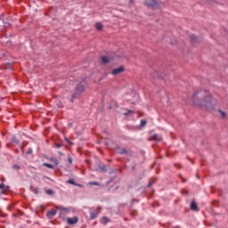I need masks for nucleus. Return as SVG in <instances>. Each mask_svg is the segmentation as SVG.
I'll return each instance as SVG.
<instances>
[{
    "label": "nucleus",
    "instance_id": "1",
    "mask_svg": "<svg viewBox=\"0 0 228 228\" xmlns=\"http://www.w3.org/2000/svg\"><path fill=\"white\" fill-rule=\"evenodd\" d=\"M192 100L195 106L206 108V110H211L216 104V100L213 99L209 92L206 90L196 92L192 96Z\"/></svg>",
    "mask_w": 228,
    "mask_h": 228
},
{
    "label": "nucleus",
    "instance_id": "2",
    "mask_svg": "<svg viewBox=\"0 0 228 228\" xmlns=\"http://www.w3.org/2000/svg\"><path fill=\"white\" fill-rule=\"evenodd\" d=\"M145 5L149 8H159V3L156 0H146Z\"/></svg>",
    "mask_w": 228,
    "mask_h": 228
},
{
    "label": "nucleus",
    "instance_id": "3",
    "mask_svg": "<svg viewBox=\"0 0 228 228\" xmlns=\"http://www.w3.org/2000/svg\"><path fill=\"white\" fill-rule=\"evenodd\" d=\"M124 70H126L124 66H119L118 68L112 69L111 74H112V76H118V74H122V72H124Z\"/></svg>",
    "mask_w": 228,
    "mask_h": 228
},
{
    "label": "nucleus",
    "instance_id": "4",
    "mask_svg": "<svg viewBox=\"0 0 228 228\" xmlns=\"http://www.w3.org/2000/svg\"><path fill=\"white\" fill-rule=\"evenodd\" d=\"M113 61V57L111 56H102L101 61L103 65H106V63H110V61Z\"/></svg>",
    "mask_w": 228,
    "mask_h": 228
},
{
    "label": "nucleus",
    "instance_id": "5",
    "mask_svg": "<svg viewBox=\"0 0 228 228\" xmlns=\"http://www.w3.org/2000/svg\"><path fill=\"white\" fill-rule=\"evenodd\" d=\"M76 90L77 92H78V94H82V92L85 90V82L77 84L76 86Z\"/></svg>",
    "mask_w": 228,
    "mask_h": 228
},
{
    "label": "nucleus",
    "instance_id": "6",
    "mask_svg": "<svg viewBox=\"0 0 228 228\" xmlns=\"http://www.w3.org/2000/svg\"><path fill=\"white\" fill-rule=\"evenodd\" d=\"M67 222L69 225H74V224H77V217H68Z\"/></svg>",
    "mask_w": 228,
    "mask_h": 228
},
{
    "label": "nucleus",
    "instance_id": "7",
    "mask_svg": "<svg viewBox=\"0 0 228 228\" xmlns=\"http://www.w3.org/2000/svg\"><path fill=\"white\" fill-rule=\"evenodd\" d=\"M191 209L192 211H199V208L197 207V203H195L194 201H192V202L191 203Z\"/></svg>",
    "mask_w": 228,
    "mask_h": 228
},
{
    "label": "nucleus",
    "instance_id": "8",
    "mask_svg": "<svg viewBox=\"0 0 228 228\" xmlns=\"http://www.w3.org/2000/svg\"><path fill=\"white\" fill-rule=\"evenodd\" d=\"M55 215H56V210H54V209L50 210V211L47 213L48 218H53V216H54Z\"/></svg>",
    "mask_w": 228,
    "mask_h": 228
},
{
    "label": "nucleus",
    "instance_id": "9",
    "mask_svg": "<svg viewBox=\"0 0 228 228\" xmlns=\"http://www.w3.org/2000/svg\"><path fill=\"white\" fill-rule=\"evenodd\" d=\"M102 28H103L102 24L99 22L95 24V28L97 29V31H102Z\"/></svg>",
    "mask_w": 228,
    "mask_h": 228
},
{
    "label": "nucleus",
    "instance_id": "10",
    "mask_svg": "<svg viewBox=\"0 0 228 228\" xmlns=\"http://www.w3.org/2000/svg\"><path fill=\"white\" fill-rule=\"evenodd\" d=\"M0 190H4V191H8V186H5L4 183H0Z\"/></svg>",
    "mask_w": 228,
    "mask_h": 228
},
{
    "label": "nucleus",
    "instance_id": "11",
    "mask_svg": "<svg viewBox=\"0 0 228 228\" xmlns=\"http://www.w3.org/2000/svg\"><path fill=\"white\" fill-rule=\"evenodd\" d=\"M110 222V219L108 217H102L101 219V224H108Z\"/></svg>",
    "mask_w": 228,
    "mask_h": 228
},
{
    "label": "nucleus",
    "instance_id": "12",
    "mask_svg": "<svg viewBox=\"0 0 228 228\" xmlns=\"http://www.w3.org/2000/svg\"><path fill=\"white\" fill-rule=\"evenodd\" d=\"M69 184H75L76 186H81V184H76V182H74L73 179L68 180Z\"/></svg>",
    "mask_w": 228,
    "mask_h": 228
},
{
    "label": "nucleus",
    "instance_id": "13",
    "mask_svg": "<svg viewBox=\"0 0 228 228\" xmlns=\"http://www.w3.org/2000/svg\"><path fill=\"white\" fill-rule=\"evenodd\" d=\"M44 167H46L47 168H54V167L49 163H44Z\"/></svg>",
    "mask_w": 228,
    "mask_h": 228
},
{
    "label": "nucleus",
    "instance_id": "14",
    "mask_svg": "<svg viewBox=\"0 0 228 228\" xmlns=\"http://www.w3.org/2000/svg\"><path fill=\"white\" fill-rule=\"evenodd\" d=\"M118 152L119 154H126V149H119V150H118Z\"/></svg>",
    "mask_w": 228,
    "mask_h": 228
},
{
    "label": "nucleus",
    "instance_id": "15",
    "mask_svg": "<svg viewBox=\"0 0 228 228\" xmlns=\"http://www.w3.org/2000/svg\"><path fill=\"white\" fill-rule=\"evenodd\" d=\"M219 113H220L222 118H225V117H226L225 112H224V111H222V110H219Z\"/></svg>",
    "mask_w": 228,
    "mask_h": 228
},
{
    "label": "nucleus",
    "instance_id": "16",
    "mask_svg": "<svg viewBox=\"0 0 228 228\" xmlns=\"http://www.w3.org/2000/svg\"><path fill=\"white\" fill-rule=\"evenodd\" d=\"M131 113H133V110H126L123 115H131Z\"/></svg>",
    "mask_w": 228,
    "mask_h": 228
},
{
    "label": "nucleus",
    "instance_id": "17",
    "mask_svg": "<svg viewBox=\"0 0 228 228\" xmlns=\"http://www.w3.org/2000/svg\"><path fill=\"white\" fill-rule=\"evenodd\" d=\"M89 184H91L92 186H99V183L97 182H91L89 183Z\"/></svg>",
    "mask_w": 228,
    "mask_h": 228
},
{
    "label": "nucleus",
    "instance_id": "18",
    "mask_svg": "<svg viewBox=\"0 0 228 228\" xmlns=\"http://www.w3.org/2000/svg\"><path fill=\"white\" fill-rule=\"evenodd\" d=\"M147 124L146 120H142L141 121V127H143V126H145Z\"/></svg>",
    "mask_w": 228,
    "mask_h": 228
},
{
    "label": "nucleus",
    "instance_id": "19",
    "mask_svg": "<svg viewBox=\"0 0 228 228\" xmlns=\"http://www.w3.org/2000/svg\"><path fill=\"white\" fill-rule=\"evenodd\" d=\"M46 193L47 195H53V190H47Z\"/></svg>",
    "mask_w": 228,
    "mask_h": 228
},
{
    "label": "nucleus",
    "instance_id": "20",
    "mask_svg": "<svg viewBox=\"0 0 228 228\" xmlns=\"http://www.w3.org/2000/svg\"><path fill=\"white\" fill-rule=\"evenodd\" d=\"M55 147H56L57 149H60V148L61 147V144H60V143H55Z\"/></svg>",
    "mask_w": 228,
    "mask_h": 228
},
{
    "label": "nucleus",
    "instance_id": "21",
    "mask_svg": "<svg viewBox=\"0 0 228 228\" xmlns=\"http://www.w3.org/2000/svg\"><path fill=\"white\" fill-rule=\"evenodd\" d=\"M153 140H160V138L158 137V135H154V136H153Z\"/></svg>",
    "mask_w": 228,
    "mask_h": 228
},
{
    "label": "nucleus",
    "instance_id": "22",
    "mask_svg": "<svg viewBox=\"0 0 228 228\" xmlns=\"http://www.w3.org/2000/svg\"><path fill=\"white\" fill-rule=\"evenodd\" d=\"M13 168H14L15 170H19L20 167H19L18 165H14V166H13Z\"/></svg>",
    "mask_w": 228,
    "mask_h": 228
},
{
    "label": "nucleus",
    "instance_id": "23",
    "mask_svg": "<svg viewBox=\"0 0 228 228\" xmlns=\"http://www.w3.org/2000/svg\"><path fill=\"white\" fill-rule=\"evenodd\" d=\"M197 37H195L194 36H192L191 37V40H192V42H195V39H196Z\"/></svg>",
    "mask_w": 228,
    "mask_h": 228
},
{
    "label": "nucleus",
    "instance_id": "24",
    "mask_svg": "<svg viewBox=\"0 0 228 228\" xmlns=\"http://www.w3.org/2000/svg\"><path fill=\"white\" fill-rule=\"evenodd\" d=\"M91 218H95V216L93 213H91Z\"/></svg>",
    "mask_w": 228,
    "mask_h": 228
},
{
    "label": "nucleus",
    "instance_id": "25",
    "mask_svg": "<svg viewBox=\"0 0 228 228\" xmlns=\"http://www.w3.org/2000/svg\"><path fill=\"white\" fill-rule=\"evenodd\" d=\"M148 186H149V188H151V186H152V183H150L148 184Z\"/></svg>",
    "mask_w": 228,
    "mask_h": 228
},
{
    "label": "nucleus",
    "instance_id": "26",
    "mask_svg": "<svg viewBox=\"0 0 228 228\" xmlns=\"http://www.w3.org/2000/svg\"><path fill=\"white\" fill-rule=\"evenodd\" d=\"M8 26H10V24L9 23H5V28L8 27Z\"/></svg>",
    "mask_w": 228,
    "mask_h": 228
},
{
    "label": "nucleus",
    "instance_id": "27",
    "mask_svg": "<svg viewBox=\"0 0 228 228\" xmlns=\"http://www.w3.org/2000/svg\"><path fill=\"white\" fill-rule=\"evenodd\" d=\"M55 165H58V160H54Z\"/></svg>",
    "mask_w": 228,
    "mask_h": 228
},
{
    "label": "nucleus",
    "instance_id": "28",
    "mask_svg": "<svg viewBox=\"0 0 228 228\" xmlns=\"http://www.w3.org/2000/svg\"><path fill=\"white\" fill-rule=\"evenodd\" d=\"M174 228H180L179 226H175Z\"/></svg>",
    "mask_w": 228,
    "mask_h": 228
},
{
    "label": "nucleus",
    "instance_id": "29",
    "mask_svg": "<svg viewBox=\"0 0 228 228\" xmlns=\"http://www.w3.org/2000/svg\"><path fill=\"white\" fill-rule=\"evenodd\" d=\"M69 163H72V160H71V159H69Z\"/></svg>",
    "mask_w": 228,
    "mask_h": 228
},
{
    "label": "nucleus",
    "instance_id": "30",
    "mask_svg": "<svg viewBox=\"0 0 228 228\" xmlns=\"http://www.w3.org/2000/svg\"><path fill=\"white\" fill-rule=\"evenodd\" d=\"M130 3H133V0H130Z\"/></svg>",
    "mask_w": 228,
    "mask_h": 228
},
{
    "label": "nucleus",
    "instance_id": "31",
    "mask_svg": "<svg viewBox=\"0 0 228 228\" xmlns=\"http://www.w3.org/2000/svg\"><path fill=\"white\" fill-rule=\"evenodd\" d=\"M73 97H76V94H74Z\"/></svg>",
    "mask_w": 228,
    "mask_h": 228
},
{
    "label": "nucleus",
    "instance_id": "32",
    "mask_svg": "<svg viewBox=\"0 0 228 228\" xmlns=\"http://www.w3.org/2000/svg\"><path fill=\"white\" fill-rule=\"evenodd\" d=\"M31 152V151H28V153Z\"/></svg>",
    "mask_w": 228,
    "mask_h": 228
}]
</instances>
